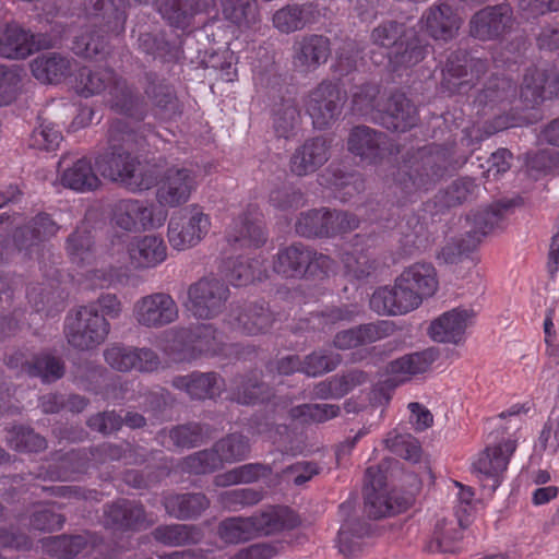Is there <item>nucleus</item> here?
Instances as JSON below:
<instances>
[{
	"label": "nucleus",
	"instance_id": "f257e3e1",
	"mask_svg": "<svg viewBox=\"0 0 559 559\" xmlns=\"http://www.w3.org/2000/svg\"><path fill=\"white\" fill-rule=\"evenodd\" d=\"M452 165V148L440 144L424 146L397 169L388 199L365 204L366 219L383 229H394L407 216L408 205L432 190Z\"/></svg>",
	"mask_w": 559,
	"mask_h": 559
},
{
	"label": "nucleus",
	"instance_id": "f03ea898",
	"mask_svg": "<svg viewBox=\"0 0 559 559\" xmlns=\"http://www.w3.org/2000/svg\"><path fill=\"white\" fill-rule=\"evenodd\" d=\"M150 146L170 153L173 142L164 139L152 124L134 130L123 119H114L108 128V148L95 158V167L105 179L121 182L133 191L148 190L156 182V174L138 169L139 162L132 152L150 153Z\"/></svg>",
	"mask_w": 559,
	"mask_h": 559
},
{
	"label": "nucleus",
	"instance_id": "7ed1b4c3",
	"mask_svg": "<svg viewBox=\"0 0 559 559\" xmlns=\"http://www.w3.org/2000/svg\"><path fill=\"white\" fill-rule=\"evenodd\" d=\"M439 287L431 263H414L395 280L394 286L379 287L370 298V308L379 314L399 316L417 309Z\"/></svg>",
	"mask_w": 559,
	"mask_h": 559
},
{
	"label": "nucleus",
	"instance_id": "20e7f679",
	"mask_svg": "<svg viewBox=\"0 0 559 559\" xmlns=\"http://www.w3.org/2000/svg\"><path fill=\"white\" fill-rule=\"evenodd\" d=\"M85 11L93 29L76 36L72 50L84 58H98L108 53L109 37L124 32L127 8L131 0H84ZM146 3L148 0H133Z\"/></svg>",
	"mask_w": 559,
	"mask_h": 559
},
{
	"label": "nucleus",
	"instance_id": "39448f33",
	"mask_svg": "<svg viewBox=\"0 0 559 559\" xmlns=\"http://www.w3.org/2000/svg\"><path fill=\"white\" fill-rule=\"evenodd\" d=\"M165 352L177 362H191L202 356H229L238 359L257 355L254 347L226 344L223 334L212 324H198L193 328H174L165 333Z\"/></svg>",
	"mask_w": 559,
	"mask_h": 559
},
{
	"label": "nucleus",
	"instance_id": "423d86ee",
	"mask_svg": "<svg viewBox=\"0 0 559 559\" xmlns=\"http://www.w3.org/2000/svg\"><path fill=\"white\" fill-rule=\"evenodd\" d=\"M76 88L83 97L105 92L106 103L116 112L138 121L146 117V105L136 88L112 69L81 68L76 76Z\"/></svg>",
	"mask_w": 559,
	"mask_h": 559
},
{
	"label": "nucleus",
	"instance_id": "0eeeda50",
	"mask_svg": "<svg viewBox=\"0 0 559 559\" xmlns=\"http://www.w3.org/2000/svg\"><path fill=\"white\" fill-rule=\"evenodd\" d=\"M299 524V516L292 509L271 506L251 516L223 520L218 525V536L225 543L239 544L293 530Z\"/></svg>",
	"mask_w": 559,
	"mask_h": 559
},
{
	"label": "nucleus",
	"instance_id": "6e6552de",
	"mask_svg": "<svg viewBox=\"0 0 559 559\" xmlns=\"http://www.w3.org/2000/svg\"><path fill=\"white\" fill-rule=\"evenodd\" d=\"M126 445L103 442L88 450L78 449L67 453H55L47 466H40L35 478L43 480H75L85 474L91 466L119 461L126 456Z\"/></svg>",
	"mask_w": 559,
	"mask_h": 559
},
{
	"label": "nucleus",
	"instance_id": "1a4fd4ad",
	"mask_svg": "<svg viewBox=\"0 0 559 559\" xmlns=\"http://www.w3.org/2000/svg\"><path fill=\"white\" fill-rule=\"evenodd\" d=\"M43 552L57 559H118L114 549L98 533L84 531L79 534H60L40 539Z\"/></svg>",
	"mask_w": 559,
	"mask_h": 559
},
{
	"label": "nucleus",
	"instance_id": "9d476101",
	"mask_svg": "<svg viewBox=\"0 0 559 559\" xmlns=\"http://www.w3.org/2000/svg\"><path fill=\"white\" fill-rule=\"evenodd\" d=\"M250 452L247 437L241 433H229L214 443L212 449L202 450L187 456L181 469L189 474L204 475L222 467L223 463H235L245 460Z\"/></svg>",
	"mask_w": 559,
	"mask_h": 559
},
{
	"label": "nucleus",
	"instance_id": "9b49d317",
	"mask_svg": "<svg viewBox=\"0 0 559 559\" xmlns=\"http://www.w3.org/2000/svg\"><path fill=\"white\" fill-rule=\"evenodd\" d=\"M489 63L480 58H472L466 50L452 51L441 70L440 88L448 95L468 93L488 71Z\"/></svg>",
	"mask_w": 559,
	"mask_h": 559
},
{
	"label": "nucleus",
	"instance_id": "f8f14e48",
	"mask_svg": "<svg viewBox=\"0 0 559 559\" xmlns=\"http://www.w3.org/2000/svg\"><path fill=\"white\" fill-rule=\"evenodd\" d=\"M110 324L96 312L94 306H81L74 316H68L64 333L68 343L78 349H92L105 342Z\"/></svg>",
	"mask_w": 559,
	"mask_h": 559
},
{
	"label": "nucleus",
	"instance_id": "ddd939ff",
	"mask_svg": "<svg viewBox=\"0 0 559 559\" xmlns=\"http://www.w3.org/2000/svg\"><path fill=\"white\" fill-rule=\"evenodd\" d=\"M229 288L215 277H202L188 287L187 309L198 319L211 320L223 312Z\"/></svg>",
	"mask_w": 559,
	"mask_h": 559
},
{
	"label": "nucleus",
	"instance_id": "4468645a",
	"mask_svg": "<svg viewBox=\"0 0 559 559\" xmlns=\"http://www.w3.org/2000/svg\"><path fill=\"white\" fill-rule=\"evenodd\" d=\"M166 219V210L134 199L117 201L111 211L112 224L126 231L156 229Z\"/></svg>",
	"mask_w": 559,
	"mask_h": 559
},
{
	"label": "nucleus",
	"instance_id": "2eb2a0df",
	"mask_svg": "<svg viewBox=\"0 0 559 559\" xmlns=\"http://www.w3.org/2000/svg\"><path fill=\"white\" fill-rule=\"evenodd\" d=\"M211 219L194 204L171 215L168 223V241L175 250H186L198 245L209 233Z\"/></svg>",
	"mask_w": 559,
	"mask_h": 559
},
{
	"label": "nucleus",
	"instance_id": "dca6fc26",
	"mask_svg": "<svg viewBox=\"0 0 559 559\" xmlns=\"http://www.w3.org/2000/svg\"><path fill=\"white\" fill-rule=\"evenodd\" d=\"M386 476L379 466H369L365 473V510L369 516L380 519L405 511L408 501L386 491Z\"/></svg>",
	"mask_w": 559,
	"mask_h": 559
},
{
	"label": "nucleus",
	"instance_id": "f3484780",
	"mask_svg": "<svg viewBox=\"0 0 559 559\" xmlns=\"http://www.w3.org/2000/svg\"><path fill=\"white\" fill-rule=\"evenodd\" d=\"M346 93L333 81H322L308 96L307 112L313 127L320 130L329 128L341 115Z\"/></svg>",
	"mask_w": 559,
	"mask_h": 559
},
{
	"label": "nucleus",
	"instance_id": "a211bd4d",
	"mask_svg": "<svg viewBox=\"0 0 559 559\" xmlns=\"http://www.w3.org/2000/svg\"><path fill=\"white\" fill-rule=\"evenodd\" d=\"M515 17L509 3L487 5L469 20V35L481 41L499 40L514 26Z\"/></svg>",
	"mask_w": 559,
	"mask_h": 559
},
{
	"label": "nucleus",
	"instance_id": "6ab92c4d",
	"mask_svg": "<svg viewBox=\"0 0 559 559\" xmlns=\"http://www.w3.org/2000/svg\"><path fill=\"white\" fill-rule=\"evenodd\" d=\"M144 97L139 94L153 115L163 120H175L182 115V104L177 96L175 86L157 73L150 71L144 74Z\"/></svg>",
	"mask_w": 559,
	"mask_h": 559
},
{
	"label": "nucleus",
	"instance_id": "aec40b11",
	"mask_svg": "<svg viewBox=\"0 0 559 559\" xmlns=\"http://www.w3.org/2000/svg\"><path fill=\"white\" fill-rule=\"evenodd\" d=\"M516 448L515 439H503L498 443L488 444L473 462V468L478 474L479 479L490 481L491 491H496L502 484Z\"/></svg>",
	"mask_w": 559,
	"mask_h": 559
},
{
	"label": "nucleus",
	"instance_id": "412c9836",
	"mask_svg": "<svg viewBox=\"0 0 559 559\" xmlns=\"http://www.w3.org/2000/svg\"><path fill=\"white\" fill-rule=\"evenodd\" d=\"M154 186H157L158 207H177L187 203L192 192L197 190L198 173L186 167H170Z\"/></svg>",
	"mask_w": 559,
	"mask_h": 559
},
{
	"label": "nucleus",
	"instance_id": "4be33fe9",
	"mask_svg": "<svg viewBox=\"0 0 559 559\" xmlns=\"http://www.w3.org/2000/svg\"><path fill=\"white\" fill-rule=\"evenodd\" d=\"M103 522L106 528L121 533L140 532L153 524L141 502L124 498L104 507Z\"/></svg>",
	"mask_w": 559,
	"mask_h": 559
},
{
	"label": "nucleus",
	"instance_id": "5701e85b",
	"mask_svg": "<svg viewBox=\"0 0 559 559\" xmlns=\"http://www.w3.org/2000/svg\"><path fill=\"white\" fill-rule=\"evenodd\" d=\"M179 309L167 293H153L141 297L133 307L135 321L145 328H162L178 319Z\"/></svg>",
	"mask_w": 559,
	"mask_h": 559
},
{
	"label": "nucleus",
	"instance_id": "b1692460",
	"mask_svg": "<svg viewBox=\"0 0 559 559\" xmlns=\"http://www.w3.org/2000/svg\"><path fill=\"white\" fill-rule=\"evenodd\" d=\"M230 400L242 405L264 404L272 401L274 411L285 409L292 404L290 399L275 397L273 388L261 381L255 371L234 378Z\"/></svg>",
	"mask_w": 559,
	"mask_h": 559
},
{
	"label": "nucleus",
	"instance_id": "393cba45",
	"mask_svg": "<svg viewBox=\"0 0 559 559\" xmlns=\"http://www.w3.org/2000/svg\"><path fill=\"white\" fill-rule=\"evenodd\" d=\"M105 361L120 372L138 371L150 373L160 366V358L153 349L147 347H132L115 344L104 352Z\"/></svg>",
	"mask_w": 559,
	"mask_h": 559
},
{
	"label": "nucleus",
	"instance_id": "a878e982",
	"mask_svg": "<svg viewBox=\"0 0 559 559\" xmlns=\"http://www.w3.org/2000/svg\"><path fill=\"white\" fill-rule=\"evenodd\" d=\"M51 47V40L44 35H35L15 23L7 24L0 33V57L25 59L40 49Z\"/></svg>",
	"mask_w": 559,
	"mask_h": 559
},
{
	"label": "nucleus",
	"instance_id": "bb28decb",
	"mask_svg": "<svg viewBox=\"0 0 559 559\" xmlns=\"http://www.w3.org/2000/svg\"><path fill=\"white\" fill-rule=\"evenodd\" d=\"M262 214L257 204H248L246 210L233 219L227 230V241L231 246L258 249L266 241V234L261 226Z\"/></svg>",
	"mask_w": 559,
	"mask_h": 559
},
{
	"label": "nucleus",
	"instance_id": "cd10ccee",
	"mask_svg": "<svg viewBox=\"0 0 559 559\" xmlns=\"http://www.w3.org/2000/svg\"><path fill=\"white\" fill-rule=\"evenodd\" d=\"M467 526L462 516L438 520L426 544V549L430 552L443 554H460L466 550L469 544L468 536L465 534Z\"/></svg>",
	"mask_w": 559,
	"mask_h": 559
},
{
	"label": "nucleus",
	"instance_id": "c85d7f7f",
	"mask_svg": "<svg viewBox=\"0 0 559 559\" xmlns=\"http://www.w3.org/2000/svg\"><path fill=\"white\" fill-rule=\"evenodd\" d=\"M171 386L192 401L217 400L225 390L224 378L215 371H192L171 379Z\"/></svg>",
	"mask_w": 559,
	"mask_h": 559
},
{
	"label": "nucleus",
	"instance_id": "c756f323",
	"mask_svg": "<svg viewBox=\"0 0 559 559\" xmlns=\"http://www.w3.org/2000/svg\"><path fill=\"white\" fill-rule=\"evenodd\" d=\"M507 209V205L497 203L471 212L466 218L471 229L457 242L460 253L473 251L485 236L500 227Z\"/></svg>",
	"mask_w": 559,
	"mask_h": 559
},
{
	"label": "nucleus",
	"instance_id": "7c9ffc66",
	"mask_svg": "<svg viewBox=\"0 0 559 559\" xmlns=\"http://www.w3.org/2000/svg\"><path fill=\"white\" fill-rule=\"evenodd\" d=\"M347 150L361 163L378 164L386 154L388 136L367 126L354 127L347 138Z\"/></svg>",
	"mask_w": 559,
	"mask_h": 559
},
{
	"label": "nucleus",
	"instance_id": "2f4dec72",
	"mask_svg": "<svg viewBox=\"0 0 559 559\" xmlns=\"http://www.w3.org/2000/svg\"><path fill=\"white\" fill-rule=\"evenodd\" d=\"M558 92L559 74L556 69L531 67L524 74L520 97L527 107H534L546 99H552Z\"/></svg>",
	"mask_w": 559,
	"mask_h": 559
},
{
	"label": "nucleus",
	"instance_id": "473e14b6",
	"mask_svg": "<svg viewBox=\"0 0 559 559\" xmlns=\"http://www.w3.org/2000/svg\"><path fill=\"white\" fill-rule=\"evenodd\" d=\"M420 24L435 40L449 41L456 36L462 19L452 5L438 1L425 10Z\"/></svg>",
	"mask_w": 559,
	"mask_h": 559
},
{
	"label": "nucleus",
	"instance_id": "72a5a7b5",
	"mask_svg": "<svg viewBox=\"0 0 559 559\" xmlns=\"http://www.w3.org/2000/svg\"><path fill=\"white\" fill-rule=\"evenodd\" d=\"M274 321L275 318L269 308L265 307L264 301L237 306L228 314L230 326L247 335L266 333Z\"/></svg>",
	"mask_w": 559,
	"mask_h": 559
},
{
	"label": "nucleus",
	"instance_id": "f704fd0d",
	"mask_svg": "<svg viewBox=\"0 0 559 559\" xmlns=\"http://www.w3.org/2000/svg\"><path fill=\"white\" fill-rule=\"evenodd\" d=\"M474 317L475 312L471 309L455 308L447 311L430 323L429 335L439 343L459 344L464 340Z\"/></svg>",
	"mask_w": 559,
	"mask_h": 559
},
{
	"label": "nucleus",
	"instance_id": "c9c22d12",
	"mask_svg": "<svg viewBox=\"0 0 559 559\" xmlns=\"http://www.w3.org/2000/svg\"><path fill=\"white\" fill-rule=\"evenodd\" d=\"M331 55V41L324 35L302 36L294 44L293 64L302 72H312L324 64Z\"/></svg>",
	"mask_w": 559,
	"mask_h": 559
},
{
	"label": "nucleus",
	"instance_id": "e433bc0d",
	"mask_svg": "<svg viewBox=\"0 0 559 559\" xmlns=\"http://www.w3.org/2000/svg\"><path fill=\"white\" fill-rule=\"evenodd\" d=\"M330 158V143L323 136H316L305 141L297 147L289 160L290 171L304 177L316 173Z\"/></svg>",
	"mask_w": 559,
	"mask_h": 559
},
{
	"label": "nucleus",
	"instance_id": "4c0bfd02",
	"mask_svg": "<svg viewBox=\"0 0 559 559\" xmlns=\"http://www.w3.org/2000/svg\"><path fill=\"white\" fill-rule=\"evenodd\" d=\"M394 330V323L388 320L360 324L336 333L333 346L341 350L356 348L385 338L392 335Z\"/></svg>",
	"mask_w": 559,
	"mask_h": 559
},
{
	"label": "nucleus",
	"instance_id": "58836bf2",
	"mask_svg": "<svg viewBox=\"0 0 559 559\" xmlns=\"http://www.w3.org/2000/svg\"><path fill=\"white\" fill-rule=\"evenodd\" d=\"M418 122V111L405 94L395 92L384 104L379 123L391 131L405 132Z\"/></svg>",
	"mask_w": 559,
	"mask_h": 559
},
{
	"label": "nucleus",
	"instance_id": "ea45409f",
	"mask_svg": "<svg viewBox=\"0 0 559 559\" xmlns=\"http://www.w3.org/2000/svg\"><path fill=\"white\" fill-rule=\"evenodd\" d=\"M66 157L59 162L58 178L62 187L79 193L92 192L102 185L100 179L93 169L92 162L87 157H81L70 166L63 167Z\"/></svg>",
	"mask_w": 559,
	"mask_h": 559
},
{
	"label": "nucleus",
	"instance_id": "a19ab883",
	"mask_svg": "<svg viewBox=\"0 0 559 559\" xmlns=\"http://www.w3.org/2000/svg\"><path fill=\"white\" fill-rule=\"evenodd\" d=\"M516 84L511 79L504 76L490 78L474 99L477 115L486 116L493 111L496 107H503L504 109V104H511L516 97Z\"/></svg>",
	"mask_w": 559,
	"mask_h": 559
},
{
	"label": "nucleus",
	"instance_id": "79ce46f5",
	"mask_svg": "<svg viewBox=\"0 0 559 559\" xmlns=\"http://www.w3.org/2000/svg\"><path fill=\"white\" fill-rule=\"evenodd\" d=\"M127 249L131 264L139 270L156 267L167 259L164 239L154 235L134 237Z\"/></svg>",
	"mask_w": 559,
	"mask_h": 559
},
{
	"label": "nucleus",
	"instance_id": "37998d69",
	"mask_svg": "<svg viewBox=\"0 0 559 559\" xmlns=\"http://www.w3.org/2000/svg\"><path fill=\"white\" fill-rule=\"evenodd\" d=\"M215 0H157L158 12L173 27L188 28L193 17L214 8Z\"/></svg>",
	"mask_w": 559,
	"mask_h": 559
},
{
	"label": "nucleus",
	"instance_id": "c03bdc74",
	"mask_svg": "<svg viewBox=\"0 0 559 559\" xmlns=\"http://www.w3.org/2000/svg\"><path fill=\"white\" fill-rule=\"evenodd\" d=\"M222 273L233 286H246L267 276L266 260L255 255H239L224 261Z\"/></svg>",
	"mask_w": 559,
	"mask_h": 559
},
{
	"label": "nucleus",
	"instance_id": "a18cd8bd",
	"mask_svg": "<svg viewBox=\"0 0 559 559\" xmlns=\"http://www.w3.org/2000/svg\"><path fill=\"white\" fill-rule=\"evenodd\" d=\"M60 226L45 212L38 213L15 229L13 240L19 250H28L57 235Z\"/></svg>",
	"mask_w": 559,
	"mask_h": 559
},
{
	"label": "nucleus",
	"instance_id": "49530a36",
	"mask_svg": "<svg viewBox=\"0 0 559 559\" xmlns=\"http://www.w3.org/2000/svg\"><path fill=\"white\" fill-rule=\"evenodd\" d=\"M211 427L200 423H188L162 430L156 440L164 448L191 449L201 445L211 436Z\"/></svg>",
	"mask_w": 559,
	"mask_h": 559
},
{
	"label": "nucleus",
	"instance_id": "de8ad7c7",
	"mask_svg": "<svg viewBox=\"0 0 559 559\" xmlns=\"http://www.w3.org/2000/svg\"><path fill=\"white\" fill-rule=\"evenodd\" d=\"M438 358L439 350L435 347H429L390 361L386 366V372L393 376L395 380L404 382L413 376L427 372Z\"/></svg>",
	"mask_w": 559,
	"mask_h": 559
},
{
	"label": "nucleus",
	"instance_id": "09e8293b",
	"mask_svg": "<svg viewBox=\"0 0 559 559\" xmlns=\"http://www.w3.org/2000/svg\"><path fill=\"white\" fill-rule=\"evenodd\" d=\"M162 503L167 514L177 520H195L210 508V499L203 492L168 493Z\"/></svg>",
	"mask_w": 559,
	"mask_h": 559
},
{
	"label": "nucleus",
	"instance_id": "8fccbe9b",
	"mask_svg": "<svg viewBox=\"0 0 559 559\" xmlns=\"http://www.w3.org/2000/svg\"><path fill=\"white\" fill-rule=\"evenodd\" d=\"M32 74L41 83L58 84L74 71L72 59L57 52L38 56L31 63Z\"/></svg>",
	"mask_w": 559,
	"mask_h": 559
},
{
	"label": "nucleus",
	"instance_id": "3c124183",
	"mask_svg": "<svg viewBox=\"0 0 559 559\" xmlns=\"http://www.w3.org/2000/svg\"><path fill=\"white\" fill-rule=\"evenodd\" d=\"M310 262V248L301 242L280 249L273 261V270L286 278H301Z\"/></svg>",
	"mask_w": 559,
	"mask_h": 559
},
{
	"label": "nucleus",
	"instance_id": "603ef678",
	"mask_svg": "<svg viewBox=\"0 0 559 559\" xmlns=\"http://www.w3.org/2000/svg\"><path fill=\"white\" fill-rule=\"evenodd\" d=\"M369 535V527L359 520L345 521L338 531L337 547L346 559H357L366 547L365 537Z\"/></svg>",
	"mask_w": 559,
	"mask_h": 559
},
{
	"label": "nucleus",
	"instance_id": "864d4df0",
	"mask_svg": "<svg viewBox=\"0 0 559 559\" xmlns=\"http://www.w3.org/2000/svg\"><path fill=\"white\" fill-rule=\"evenodd\" d=\"M429 52V45L420 39L416 32L412 29L404 39L403 47L389 55V62L394 72L402 68H411L421 62Z\"/></svg>",
	"mask_w": 559,
	"mask_h": 559
},
{
	"label": "nucleus",
	"instance_id": "5fc2aeb1",
	"mask_svg": "<svg viewBox=\"0 0 559 559\" xmlns=\"http://www.w3.org/2000/svg\"><path fill=\"white\" fill-rule=\"evenodd\" d=\"M314 11L316 5L310 2L287 4L273 14V25L285 34L302 29L312 20Z\"/></svg>",
	"mask_w": 559,
	"mask_h": 559
},
{
	"label": "nucleus",
	"instance_id": "6e6d98bb",
	"mask_svg": "<svg viewBox=\"0 0 559 559\" xmlns=\"http://www.w3.org/2000/svg\"><path fill=\"white\" fill-rule=\"evenodd\" d=\"M152 536L159 544L178 547L199 543L202 538V531L197 525L165 524L155 527Z\"/></svg>",
	"mask_w": 559,
	"mask_h": 559
},
{
	"label": "nucleus",
	"instance_id": "4d7b16f0",
	"mask_svg": "<svg viewBox=\"0 0 559 559\" xmlns=\"http://www.w3.org/2000/svg\"><path fill=\"white\" fill-rule=\"evenodd\" d=\"M67 252L72 263L78 266L90 265L95 261V249L92 231L82 223L67 238Z\"/></svg>",
	"mask_w": 559,
	"mask_h": 559
},
{
	"label": "nucleus",
	"instance_id": "13d9d810",
	"mask_svg": "<svg viewBox=\"0 0 559 559\" xmlns=\"http://www.w3.org/2000/svg\"><path fill=\"white\" fill-rule=\"evenodd\" d=\"M300 110L294 100H283L272 114V126L276 138L290 140L297 135L300 126Z\"/></svg>",
	"mask_w": 559,
	"mask_h": 559
},
{
	"label": "nucleus",
	"instance_id": "bf43d9fd",
	"mask_svg": "<svg viewBox=\"0 0 559 559\" xmlns=\"http://www.w3.org/2000/svg\"><path fill=\"white\" fill-rule=\"evenodd\" d=\"M328 182L334 195L342 202H349L365 190V179L359 173H343L333 166L328 169Z\"/></svg>",
	"mask_w": 559,
	"mask_h": 559
},
{
	"label": "nucleus",
	"instance_id": "052dcab7",
	"mask_svg": "<svg viewBox=\"0 0 559 559\" xmlns=\"http://www.w3.org/2000/svg\"><path fill=\"white\" fill-rule=\"evenodd\" d=\"M224 17L238 27L250 28L260 21L257 0H219Z\"/></svg>",
	"mask_w": 559,
	"mask_h": 559
},
{
	"label": "nucleus",
	"instance_id": "680f3d73",
	"mask_svg": "<svg viewBox=\"0 0 559 559\" xmlns=\"http://www.w3.org/2000/svg\"><path fill=\"white\" fill-rule=\"evenodd\" d=\"M340 413V406L333 404H301L288 411L292 420L307 425L323 424L337 417Z\"/></svg>",
	"mask_w": 559,
	"mask_h": 559
},
{
	"label": "nucleus",
	"instance_id": "e2e57ef3",
	"mask_svg": "<svg viewBox=\"0 0 559 559\" xmlns=\"http://www.w3.org/2000/svg\"><path fill=\"white\" fill-rule=\"evenodd\" d=\"M26 296L34 310L45 313L46 317H53L64 309V298L61 293L56 294L55 290L47 289L43 284L28 288Z\"/></svg>",
	"mask_w": 559,
	"mask_h": 559
},
{
	"label": "nucleus",
	"instance_id": "0e129e2a",
	"mask_svg": "<svg viewBox=\"0 0 559 559\" xmlns=\"http://www.w3.org/2000/svg\"><path fill=\"white\" fill-rule=\"evenodd\" d=\"M379 92V87L371 83L357 87L353 94V111L361 117L379 122L380 114L382 112L380 103L377 99Z\"/></svg>",
	"mask_w": 559,
	"mask_h": 559
},
{
	"label": "nucleus",
	"instance_id": "69168bd1",
	"mask_svg": "<svg viewBox=\"0 0 559 559\" xmlns=\"http://www.w3.org/2000/svg\"><path fill=\"white\" fill-rule=\"evenodd\" d=\"M26 373L40 378L45 383L55 382L63 377L64 364L50 354H38L33 357L31 364H27Z\"/></svg>",
	"mask_w": 559,
	"mask_h": 559
},
{
	"label": "nucleus",
	"instance_id": "338daca9",
	"mask_svg": "<svg viewBox=\"0 0 559 559\" xmlns=\"http://www.w3.org/2000/svg\"><path fill=\"white\" fill-rule=\"evenodd\" d=\"M9 445L22 453H38L47 448V441L32 428L25 426H14L9 430Z\"/></svg>",
	"mask_w": 559,
	"mask_h": 559
},
{
	"label": "nucleus",
	"instance_id": "774afa93",
	"mask_svg": "<svg viewBox=\"0 0 559 559\" xmlns=\"http://www.w3.org/2000/svg\"><path fill=\"white\" fill-rule=\"evenodd\" d=\"M411 31L404 23L388 21L372 31L371 40L382 48H394L396 50L399 47H403L404 39Z\"/></svg>",
	"mask_w": 559,
	"mask_h": 559
}]
</instances>
